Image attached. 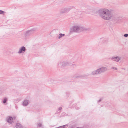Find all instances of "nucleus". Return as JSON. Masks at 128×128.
Returning <instances> with one entry per match:
<instances>
[{
    "instance_id": "obj_1",
    "label": "nucleus",
    "mask_w": 128,
    "mask_h": 128,
    "mask_svg": "<svg viewBox=\"0 0 128 128\" xmlns=\"http://www.w3.org/2000/svg\"><path fill=\"white\" fill-rule=\"evenodd\" d=\"M98 13L102 19L108 20H112L114 24L118 23L116 16H113L111 11L108 10L106 8L100 9L98 11Z\"/></svg>"
},
{
    "instance_id": "obj_2",
    "label": "nucleus",
    "mask_w": 128,
    "mask_h": 128,
    "mask_svg": "<svg viewBox=\"0 0 128 128\" xmlns=\"http://www.w3.org/2000/svg\"><path fill=\"white\" fill-rule=\"evenodd\" d=\"M84 31H89L90 30L89 28H86L84 27H81L79 26H73L70 29V32L72 33L73 32H78L79 30Z\"/></svg>"
},
{
    "instance_id": "obj_3",
    "label": "nucleus",
    "mask_w": 128,
    "mask_h": 128,
    "mask_svg": "<svg viewBox=\"0 0 128 128\" xmlns=\"http://www.w3.org/2000/svg\"><path fill=\"white\" fill-rule=\"evenodd\" d=\"M35 30H36L35 29H33L26 31L25 34V37L28 38L31 35L34 33V32Z\"/></svg>"
},
{
    "instance_id": "obj_4",
    "label": "nucleus",
    "mask_w": 128,
    "mask_h": 128,
    "mask_svg": "<svg viewBox=\"0 0 128 128\" xmlns=\"http://www.w3.org/2000/svg\"><path fill=\"white\" fill-rule=\"evenodd\" d=\"M72 8H62L60 11V13L64 14L68 12Z\"/></svg>"
},
{
    "instance_id": "obj_5",
    "label": "nucleus",
    "mask_w": 128,
    "mask_h": 128,
    "mask_svg": "<svg viewBox=\"0 0 128 128\" xmlns=\"http://www.w3.org/2000/svg\"><path fill=\"white\" fill-rule=\"evenodd\" d=\"M6 121L7 122L10 124H12L14 123V121H13V119L12 117L8 116L6 118Z\"/></svg>"
},
{
    "instance_id": "obj_6",
    "label": "nucleus",
    "mask_w": 128,
    "mask_h": 128,
    "mask_svg": "<svg viewBox=\"0 0 128 128\" xmlns=\"http://www.w3.org/2000/svg\"><path fill=\"white\" fill-rule=\"evenodd\" d=\"M60 64L63 67H64L70 65V64L67 62H61L60 63Z\"/></svg>"
},
{
    "instance_id": "obj_7",
    "label": "nucleus",
    "mask_w": 128,
    "mask_h": 128,
    "mask_svg": "<svg viewBox=\"0 0 128 128\" xmlns=\"http://www.w3.org/2000/svg\"><path fill=\"white\" fill-rule=\"evenodd\" d=\"M111 60L113 61L118 62L121 59L118 56L113 57L111 58Z\"/></svg>"
},
{
    "instance_id": "obj_8",
    "label": "nucleus",
    "mask_w": 128,
    "mask_h": 128,
    "mask_svg": "<svg viewBox=\"0 0 128 128\" xmlns=\"http://www.w3.org/2000/svg\"><path fill=\"white\" fill-rule=\"evenodd\" d=\"M26 51V48L24 46L22 47L20 49L18 53L19 54H20Z\"/></svg>"
},
{
    "instance_id": "obj_9",
    "label": "nucleus",
    "mask_w": 128,
    "mask_h": 128,
    "mask_svg": "<svg viewBox=\"0 0 128 128\" xmlns=\"http://www.w3.org/2000/svg\"><path fill=\"white\" fill-rule=\"evenodd\" d=\"M100 70L99 69H98L92 72V74L94 76L100 74Z\"/></svg>"
},
{
    "instance_id": "obj_10",
    "label": "nucleus",
    "mask_w": 128,
    "mask_h": 128,
    "mask_svg": "<svg viewBox=\"0 0 128 128\" xmlns=\"http://www.w3.org/2000/svg\"><path fill=\"white\" fill-rule=\"evenodd\" d=\"M99 70L100 72V74L102 73H104L107 70V68L106 67H104L99 68Z\"/></svg>"
},
{
    "instance_id": "obj_11",
    "label": "nucleus",
    "mask_w": 128,
    "mask_h": 128,
    "mask_svg": "<svg viewBox=\"0 0 128 128\" xmlns=\"http://www.w3.org/2000/svg\"><path fill=\"white\" fill-rule=\"evenodd\" d=\"M29 104V101L27 100H25L24 101L23 104V106H26Z\"/></svg>"
},
{
    "instance_id": "obj_12",
    "label": "nucleus",
    "mask_w": 128,
    "mask_h": 128,
    "mask_svg": "<svg viewBox=\"0 0 128 128\" xmlns=\"http://www.w3.org/2000/svg\"><path fill=\"white\" fill-rule=\"evenodd\" d=\"M16 128H22V125L19 123H18L16 124Z\"/></svg>"
},
{
    "instance_id": "obj_13",
    "label": "nucleus",
    "mask_w": 128,
    "mask_h": 128,
    "mask_svg": "<svg viewBox=\"0 0 128 128\" xmlns=\"http://www.w3.org/2000/svg\"><path fill=\"white\" fill-rule=\"evenodd\" d=\"M116 18H117V23H118V22L120 21L121 20L122 17L121 16L116 17Z\"/></svg>"
},
{
    "instance_id": "obj_14",
    "label": "nucleus",
    "mask_w": 128,
    "mask_h": 128,
    "mask_svg": "<svg viewBox=\"0 0 128 128\" xmlns=\"http://www.w3.org/2000/svg\"><path fill=\"white\" fill-rule=\"evenodd\" d=\"M37 124L38 125V127H41V128H42L43 127V126L42 125V123H38Z\"/></svg>"
},
{
    "instance_id": "obj_15",
    "label": "nucleus",
    "mask_w": 128,
    "mask_h": 128,
    "mask_svg": "<svg viewBox=\"0 0 128 128\" xmlns=\"http://www.w3.org/2000/svg\"><path fill=\"white\" fill-rule=\"evenodd\" d=\"M59 35L60 36L58 38L59 39L61 38L62 37L64 36H65V34H60Z\"/></svg>"
},
{
    "instance_id": "obj_16",
    "label": "nucleus",
    "mask_w": 128,
    "mask_h": 128,
    "mask_svg": "<svg viewBox=\"0 0 128 128\" xmlns=\"http://www.w3.org/2000/svg\"><path fill=\"white\" fill-rule=\"evenodd\" d=\"M108 42V40L106 39H104L103 40V43H105Z\"/></svg>"
},
{
    "instance_id": "obj_17",
    "label": "nucleus",
    "mask_w": 128,
    "mask_h": 128,
    "mask_svg": "<svg viewBox=\"0 0 128 128\" xmlns=\"http://www.w3.org/2000/svg\"><path fill=\"white\" fill-rule=\"evenodd\" d=\"M8 100L6 98H5L4 99L3 103L4 104H5L7 102Z\"/></svg>"
},
{
    "instance_id": "obj_18",
    "label": "nucleus",
    "mask_w": 128,
    "mask_h": 128,
    "mask_svg": "<svg viewBox=\"0 0 128 128\" xmlns=\"http://www.w3.org/2000/svg\"><path fill=\"white\" fill-rule=\"evenodd\" d=\"M67 127V125H65L61 126V128H66Z\"/></svg>"
},
{
    "instance_id": "obj_19",
    "label": "nucleus",
    "mask_w": 128,
    "mask_h": 128,
    "mask_svg": "<svg viewBox=\"0 0 128 128\" xmlns=\"http://www.w3.org/2000/svg\"><path fill=\"white\" fill-rule=\"evenodd\" d=\"M4 11L1 10H0V14H4Z\"/></svg>"
},
{
    "instance_id": "obj_20",
    "label": "nucleus",
    "mask_w": 128,
    "mask_h": 128,
    "mask_svg": "<svg viewBox=\"0 0 128 128\" xmlns=\"http://www.w3.org/2000/svg\"><path fill=\"white\" fill-rule=\"evenodd\" d=\"M111 68L112 69H113L114 70H118V69H117V68H115V67H112Z\"/></svg>"
},
{
    "instance_id": "obj_21",
    "label": "nucleus",
    "mask_w": 128,
    "mask_h": 128,
    "mask_svg": "<svg viewBox=\"0 0 128 128\" xmlns=\"http://www.w3.org/2000/svg\"><path fill=\"white\" fill-rule=\"evenodd\" d=\"M124 36L125 37H128V34H125L124 35Z\"/></svg>"
},
{
    "instance_id": "obj_22",
    "label": "nucleus",
    "mask_w": 128,
    "mask_h": 128,
    "mask_svg": "<svg viewBox=\"0 0 128 128\" xmlns=\"http://www.w3.org/2000/svg\"><path fill=\"white\" fill-rule=\"evenodd\" d=\"M62 109V107H60L58 108V110H61Z\"/></svg>"
},
{
    "instance_id": "obj_23",
    "label": "nucleus",
    "mask_w": 128,
    "mask_h": 128,
    "mask_svg": "<svg viewBox=\"0 0 128 128\" xmlns=\"http://www.w3.org/2000/svg\"><path fill=\"white\" fill-rule=\"evenodd\" d=\"M12 118L13 119V120H15V119L16 118V117L15 116L13 118Z\"/></svg>"
},
{
    "instance_id": "obj_24",
    "label": "nucleus",
    "mask_w": 128,
    "mask_h": 128,
    "mask_svg": "<svg viewBox=\"0 0 128 128\" xmlns=\"http://www.w3.org/2000/svg\"><path fill=\"white\" fill-rule=\"evenodd\" d=\"M102 101V100L101 99H100V100H99L98 101V102H101Z\"/></svg>"
},
{
    "instance_id": "obj_25",
    "label": "nucleus",
    "mask_w": 128,
    "mask_h": 128,
    "mask_svg": "<svg viewBox=\"0 0 128 128\" xmlns=\"http://www.w3.org/2000/svg\"><path fill=\"white\" fill-rule=\"evenodd\" d=\"M58 128H61V126L58 127Z\"/></svg>"
},
{
    "instance_id": "obj_26",
    "label": "nucleus",
    "mask_w": 128,
    "mask_h": 128,
    "mask_svg": "<svg viewBox=\"0 0 128 128\" xmlns=\"http://www.w3.org/2000/svg\"><path fill=\"white\" fill-rule=\"evenodd\" d=\"M6 52V51H5L4 52Z\"/></svg>"
},
{
    "instance_id": "obj_27",
    "label": "nucleus",
    "mask_w": 128,
    "mask_h": 128,
    "mask_svg": "<svg viewBox=\"0 0 128 128\" xmlns=\"http://www.w3.org/2000/svg\"><path fill=\"white\" fill-rule=\"evenodd\" d=\"M44 128L43 127L42 128Z\"/></svg>"
}]
</instances>
